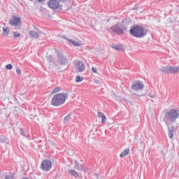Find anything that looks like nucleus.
I'll use <instances>...</instances> for the list:
<instances>
[{"mask_svg": "<svg viewBox=\"0 0 179 179\" xmlns=\"http://www.w3.org/2000/svg\"><path fill=\"white\" fill-rule=\"evenodd\" d=\"M74 169L79 170V171H87V170H89L86 166L81 164L78 160L74 161Z\"/></svg>", "mask_w": 179, "mask_h": 179, "instance_id": "10", "label": "nucleus"}, {"mask_svg": "<svg viewBox=\"0 0 179 179\" xmlns=\"http://www.w3.org/2000/svg\"><path fill=\"white\" fill-rule=\"evenodd\" d=\"M113 48L116 50V51H122V50H124V45H116L113 46Z\"/></svg>", "mask_w": 179, "mask_h": 179, "instance_id": "18", "label": "nucleus"}, {"mask_svg": "<svg viewBox=\"0 0 179 179\" xmlns=\"http://www.w3.org/2000/svg\"><path fill=\"white\" fill-rule=\"evenodd\" d=\"M48 6L53 10H56V9H59V8L62 9V6L59 5V1L58 0H49Z\"/></svg>", "mask_w": 179, "mask_h": 179, "instance_id": "8", "label": "nucleus"}, {"mask_svg": "<svg viewBox=\"0 0 179 179\" xmlns=\"http://www.w3.org/2000/svg\"><path fill=\"white\" fill-rule=\"evenodd\" d=\"M3 31L5 36H9V33L10 32V29L9 27H3Z\"/></svg>", "mask_w": 179, "mask_h": 179, "instance_id": "20", "label": "nucleus"}, {"mask_svg": "<svg viewBox=\"0 0 179 179\" xmlns=\"http://www.w3.org/2000/svg\"><path fill=\"white\" fill-rule=\"evenodd\" d=\"M13 66L12 64H7V65L6 66V69L10 70V69H13Z\"/></svg>", "mask_w": 179, "mask_h": 179, "instance_id": "25", "label": "nucleus"}, {"mask_svg": "<svg viewBox=\"0 0 179 179\" xmlns=\"http://www.w3.org/2000/svg\"><path fill=\"white\" fill-rule=\"evenodd\" d=\"M41 169L43 171H50L52 169V162L50 159H45L41 164Z\"/></svg>", "mask_w": 179, "mask_h": 179, "instance_id": "7", "label": "nucleus"}, {"mask_svg": "<svg viewBox=\"0 0 179 179\" xmlns=\"http://www.w3.org/2000/svg\"><path fill=\"white\" fill-rule=\"evenodd\" d=\"M108 31L109 33H113V34H117V36H122V34H124L127 31V26L117 22L113 27H109Z\"/></svg>", "mask_w": 179, "mask_h": 179, "instance_id": "4", "label": "nucleus"}, {"mask_svg": "<svg viewBox=\"0 0 179 179\" xmlns=\"http://www.w3.org/2000/svg\"><path fill=\"white\" fill-rule=\"evenodd\" d=\"M14 19L10 20L9 23L11 26H19L20 24V17L13 16Z\"/></svg>", "mask_w": 179, "mask_h": 179, "instance_id": "11", "label": "nucleus"}, {"mask_svg": "<svg viewBox=\"0 0 179 179\" xmlns=\"http://www.w3.org/2000/svg\"><path fill=\"white\" fill-rule=\"evenodd\" d=\"M92 71L93 73H97V69L96 67H92Z\"/></svg>", "mask_w": 179, "mask_h": 179, "instance_id": "28", "label": "nucleus"}, {"mask_svg": "<svg viewBox=\"0 0 179 179\" xmlns=\"http://www.w3.org/2000/svg\"><path fill=\"white\" fill-rule=\"evenodd\" d=\"M20 135H22V136H26V134H24V129H23L22 128L20 129Z\"/></svg>", "mask_w": 179, "mask_h": 179, "instance_id": "26", "label": "nucleus"}, {"mask_svg": "<svg viewBox=\"0 0 179 179\" xmlns=\"http://www.w3.org/2000/svg\"><path fill=\"white\" fill-rule=\"evenodd\" d=\"M13 36L15 37L16 38H17V37L20 36V33H19L17 31H14L13 32Z\"/></svg>", "mask_w": 179, "mask_h": 179, "instance_id": "23", "label": "nucleus"}, {"mask_svg": "<svg viewBox=\"0 0 179 179\" xmlns=\"http://www.w3.org/2000/svg\"><path fill=\"white\" fill-rule=\"evenodd\" d=\"M29 36H31L32 38H38V37L40 36V34L36 32L35 31H30Z\"/></svg>", "mask_w": 179, "mask_h": 179, "instance_id": "15", "label": "nucleus"}, {"mask_svg": "<svg viewBox=\"0 0 179 179\" xmlns=\"http://www.w3.org/2000/svg\"><path fill=\"white\" fill-rule=\"evenodd\" d=\"M129 154V148H126L124 150H123L121 153H120V157L122 159H124V157H125V156H127V155Z\"/></svg>", "mask_w": 179, "mask_h": 179, "instance_id": "17", "label": "nucleus"}, {"mask_svg": "<svg viewBox=\"0 0 179 179\" xmlns=\"http://www.w3.org/2000/svg\"><path fill=\"white\" fill-rule=\"evenodd\" d=\"M58 92H61V87H57L56 88H55L52 93L55 94V93H58Z\"/></svg>", "mask_w": 179, "mask_h": 179, "instance_id": "21", "label": "nucleus"}, {"mask_svg": "<svg viewBox=\"0 0 179 179\" xmlns=\"http://www.w3.org/2000/svg\"><path fill=\"white\" fill-rule=\"evenodd\" d=\"M145 87V85H143V83L137 80L132 83L131 89L132 90H141V89H143Z\"/></svg>", "mask_w": 179, "mask_h": 179, "instance_id": "9", "label": "nucleus"}, {"mask_svg": "<svg viewBox=\"0 0 179 179\" xmlns=\"http://www.w3.org/2000/svg\"><path fill=\"white\" fill-rule=\"evenodd\" d=\"M36 2H45V0H35Z\"/></svg>", "mask_w": 179, "mask_h": 179, "instance_id": "31", "label": "nucleus"}, {"mask_svg": "<svg viewBox=\"0 0 179 179\" xmlns=\"http://www.w3.org/2000/svg\"><path fill=\"white\" fill-rule=\"evenodd\" d=\"M24 137L27 138V139L28 141H31V137H30L29 135H28V136L25 135Z\"/></svg>", "mask_w": 179, "mask_h": 179, "instance_id": "29", "label": "nucleus"}, {"mask_svg": "<svg viewBox=\"0 0 179 179\" xmlns=\"http://www.w3.org/2000/svg\"><path fill=\"white\" fill-rule=\"evenodd\" d=\"M68 64V57L63 54L58 53L55 66H65Z\"/></svg>", "mask_w": 179, "mask_h": 179, "instance_id": "5", "label": "nucleus"}, {"mask_svg": "<svg viewBox=\"0 0 179 179\" xmlns=\"http://www.w3.org/2000/svg\"><path fill=\"white\" fill-rule=\"evenodd\" d=\"M59 2H62V3H65V2H67L68 0H59Z\"/></svg>", "mask_w": 179, "mask_h": 179, "instance_id": "30", "label": "nucleus"}, {"mask_svg": "<svg viewBox=\"0 0 179 179\" xmlns=\"http://www.w3.org/2000/svg\"><path fill=\"white\" fill-rule=\"evenodd\" d=\"M179 118V110L178 109H169L166 110L164 113V122L168 128L169 138H173L174 135V126H170V124H173L177 121Z\"/></svg>", "mask_w": 179, "mask_h": 179, "instance_id": "1", "label": "nucleus"}, {"mask_svg": "<svg viewBox=\"0 0 179 179\" xmlns=\"http://www.w3.org/2000/svg\"><path fill=\"white\" fill-rule=\"evenodd\" d=\"M161 72L164 73H171L172 75H176V73H178L179 68L177 66H173L171 65L165 66L160 69Z\"/></svg>", "mask_w": 179, "mask_h": 179, "instance_id": "6", "label": "nucleus"}, {"mask_svg": "<svg viewBox=\"0 0 179 179\" xmlns=\"http://www.w3.org/2000/svg\"><path fill=\"white\" fill-rule=\"evenodd\" d=\"M50 62H52V61H51V60H50Z\"/></svg>", "mask_w": 179, "mask_h": 179, "instance_id": "32", "label": "nucleus"}, {"mask_svg": "<svg viewBox=\"0 0 179 179\" xmlns=\"http://www.w3.org/2000/svg\"><path fill=\"white\" fill-rule=\"evenodd\" d=\"M69 173L71 174L73 177H75V178H79V173L75 171V169H71L69 171Z\"/></svg>", "mask_w": 179, "mask_h": 179, "instance_id": "14", "label": "nucleus"}, {"mask_svg": "<svg viewBox=\"0 0 179 179\" xmlns=\"http://www.w3.org/2000/svg\"><path fill=\"white\" fill-rule=\"evenodd\" d=\"M98 117H100V118H102L101 123L105 124V122H107V117L103 114L101 112L98 113Z\"/></svg>", "mask_w": 179, "mask_h": 179, "instance_id": "16", "label": "nucleus"}, {"mask_svg": "<svg viewBox=\"0 0 179 179\" xmlns=\"http://www.w3.org/2000/svg\"><path fill=\"white\" fill-rule=\"evenodd\" d=\"M71 115H72V114L69 113L66 116L64 117V124H67V122H69V120H71Z\"/></svg>", "mask_w": 179, "mask_h": 179, "instance_id": "19", "label": "nucleus"}, {"mask_svg": "<svg viewBox=\"0 0 179 179\" xmlns=\"http://www.w3.org/2000/svg\"><path fill=\"white\" fill-rule=\"evenodd\" d=\"M16 73L17 75H22V70L19 67H16Z\"/></svg>", "mask_w": 179, "mask_h": 179, "instance_id": "24", "label": "nucleus"}, {"mask_svg": "<svg viewBox=\"0 0 179 179\" xmlns=\"http://www.w3.org/2000/svg\"><path fill=\"white\" fill-rule=\"evenodd\" d=\"M129 33L131 36L136 38H143V37L148 34V31L145 30L143 27L137 25L136 27H133L130 29Z\"/></svg>", "mask_w": 179, "mask_h": 179, "instance_id": "3", "label": "nucleus"}, {"mask_svg": "<svg viewBox=\"0 0 179 179\" xmlns=\"http://www.w3.org/2000/svg\"><path fill=\"white\" fill-rule=\"evenodd\" d=\"M77 69H78V72H83L86 69V66H85L83 62L80 61L77 64Z\"/></svg>", "mask_w": 179, "mask_h": 179, "instance_id": "12", "label": "nucleus"}, {"mask_svg": "<svg viewBox=\"0 0 179 179\" xmlns=\"http://www.w3.org/2000/svg\"><path fill=\"white\" fill-rule=\"evenodd\" d=\"M149 97H151L152 99H155L156 97V95L155 94L149 93L148 94Z\"/></svg>", "mask_w": 179, "mask_h": 179, "instance_id": "27", "label": "nucleus"}, {"mask_svg": "<svg viewBox=\"0 0 179 179\" xmlns=\"http://www.w3.org/2000/svg\"><path fill=\"white\" fill-rule=\"evenodd\" d=\"M69 96L66 92L55 94L52 98L51 106H53V107H61V106H64Z\"/></svg>", "mask_w": 179, "mask_h": 179, "instance_id": "2", "label": "nucleus"}, {"mask_svg": "<svg viewBox=\"0 0 179 179\" xmlns=\"http://www.w3.org/2000/svg\"><path fill=\"white\" fill-rule=\"evenodd\" d=\"M62 38H64V40H66L67 41H69V43H71V44H73V45H74V47H80V44L78 43V41L72 40V39H69L68 37L66 36H62Z\"/></svg>", "mask_w": 179, "mask_h": 179, "instance_id": "13", "label": "nucleus"}, {"mask_svg": "<svg viewBox=\"0 0 179 179\" xmlns=\"http://www.w3.org/2000/svg\"><path fill=\"white\" fill-rule=\"evenodd\" d=\"M83 80V78H82V77H80V76H77L76 78V81L79 83L80 82H82Z\"/></svg>", "mask_w": 179, "mask_h": 179, "instance_id": "22", "label": "nucleus"}]
</instances>
